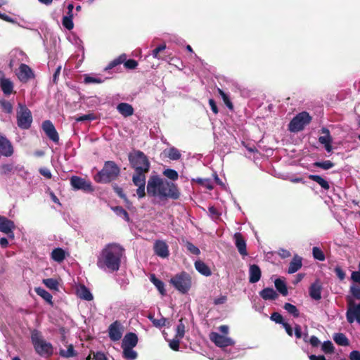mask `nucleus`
Segmentation results:
<instances>
[{
	"mask_svg": "<svg viewBox=\"0 0 360 360\" xmlns=\"http://www.w3.org/2000/svg\"><path fill=\"white\" fill-rule=\"evenodd\" d=\"M18 127L21 129H28L32 123V115L25 104L19 103L16 109Z\"/></svg>",
	"mask_w": 360,
	"mask_h": 360,
	"instance_id": "obj_6",
	"label": "nucleus"
},
{
	"mask_svg": "<svg viewBox=\"0 0 360 360\" xmlns=\"http://www.w3.org/2000/svg\"><path fill=\"white\" fill-rule=\"evenodd\" d=\"M181 339L175 338L169 342V347L174 351H178L179 348V342Z\"/></svg>",
	"mask_w": 360,
	"mask_h": 360,
	"instance_id": "obj_59",
	"label": "nucleus"
},
{
	"mask_svg": "<svg viewBox=\"0 0 360 360\" xmlns=\"http://www.w3.org/2000/svg\"><path fill=\"white\" fill-rule=\"evenodd\" d=\"M43 283L50 290H58V282L54 278H46L43 280Z\"/></svg>",
	"mask_w": 360,
	"mask_h": 360,
	"instance_id": "obj_41",
	"label": "nucleus"
},
{
	"mask_svg": "<svg viewBox=\"0 0 360 360\" xmlns=\"http://www.w3.org/2000/svg\"><path fill=\"white\" fill-rule=\"evenodd\" d=\"M138 343V336L134 333H127L122 342V347L134 348Z\"/></svg>",
	"mask_w": 360,
	"mask_h": 360,
	"instance_id": "obj_21",
	"label": "nucleus"
},
{
	"mask_svg": "<svg viewBox=\"0 0 360 360\" xmlns=\"http://www.w3.org/2000/svg\"><path fill=\"white\" fill-rule=\"evenodd\" d=\"M259 295L265 300H274L278 297L277 292L271 288H266L259 292Z\"/></svg>",
	"mask_w": 360,
	"mask_h": 360,
	"instance_id": "obj_26",
	"label": "nucleus"
},
{
	"mask_svg": "<svg viewBox=\"0 0 360 360\" xmlns=\"http://www.w3.org/2000/svg\"><path fill=\"white\" fill-rule=\"evenodd\" d=\"M351 280L356 284H360V270L352 271L351 274Z\"/></svg>",
	"mask_w": 360,
	"mask_h": 360,
	"instance_id": "obj_61",
	"label": "nucleus"
},
{
	"mask_svg": "<svg viewBox=\"0 0 360 360\" xmlns=\"http://www.w3.org/2000/svg\"><path fill=\"white\" fill-rule=\"evenodd\" d=\"M70 185L74 190H81L84 192L91 193L94 188L91 182L78 176H72L70 178Z\"/></svg>",
	"mask_w": 360,
	"mask_h": 360,
	"instance_id": "obj_10",
	"label": "nucleus"
},
{
	"mask_svg": "<svg viewBox=\"0 0 360 360\" xmlns=\"http://www.w3.org/2000/svg\"><path fill=\"white\" fill-rule=\"evenodd\" d=\"M11 228H15L14 222L0 215V231L4 233L6 231H10Z\"/></svg>",
	"mask_w": 360,
	"mask_h": 360,
	"instance_id": "obj_27",
	"label": "nucleus"
},
{
	"mask_svg": "<svg viewBox=\"0 0 360 360\" xmlns=\"http://www.w3.org/2000/svg\"><path fill=\"white\" fill-rule=\"evenodd\" d=\"M163 174L167 177L168 179L175 181L178 179L179 174L178 172L172 169H166L163 171Z\"/></svg>",
	"mask_w": 360,
	"mask_h": 360,
	"instance_id": "obj_48",
	"label": "nucleus"
},
{
	"mask_svg": "<svg viewBox=\"0 0 360 360\" xmlns=\"http://www.w3.org/2000/svg\"><path fill=\"white\" fill-rule=\"evenodd\" d=\"M146 188L148 195L152 197L172 200H177L180 197V191L176 184L164 180L157 175L149 178Z\"/></svg>",
	"mask_w": 360,
	"mask_h": 360,
	"instance_id": "obj_2",
	"label": "nucleus"
},
{
	"mask_svg": "<svg viewBox=\"0 0 360 360\" xmlns=\"http://www.w3.org/2000/svg\"><path fill=\"white\" fill-rule=\"evenodd\" d=\"M59 354L65 358H70L75 356L76 355V352L74 349V347L72 345H70L67 349H60L59 352Z\"/></svg>",
	"mask_w": 360,
	"mask_h": 360,
	"instance_id": "obj_42",
	"label": "nucleus"
},
{
	"mask_svg": "<svg viewBox=\"0 0 360 360\" xmlns=\"http://www.w3.org/2000/svg\"><path fill=\"white\" fill-rule=\"evenodd\" d=\"M346 318L349 323L356 321L360 324V302L359 304H356L353 302H349Z\"/></svg>",
	"mask_w": 360,
	"mask_h": 360,
	"instance_id": "obj_11",
	"label": "nucleus"
},
{
	"mask_svg": "<svg viewBox=\"0 0 360 360\" xmlns=\"http://www.w3.org/2000/svg\"><path fill=\"white\" fill-rule=\"evenodd\" d=\"M117 111L124 117H129L134 114V108L131 105L127 103H120L117 105Z\"/></svg>",
	"mask_w": 360,
	"mask_h": 360,
	"instance_id": "obj_24",
	"label": "nucleus"
},
{
	"mask_svg": "<svg viewBox=\"0 0 360 360\" xmlns=\"http://www.w3.org/2000/svg\"><path fill=\"white\" fill-rule=\"evenodd\" d=\"M170 282L181 293L187 292L191 286V277L185 272L175 275L171 278Z\"/></svg>",
	"mask_w": 360,
	"mask_h": 360,
	"instance_id": "obj_7",
	"label": "nucleus"
},
{
	"mask_svg": "<svg viewBox=\"0 0 360 360\" xmlns=\"http://www.w3.org/2000/svg\"><path fill=\"white\" fill-rule=\"evenodd\" d=\"M309 179L316 182L323 189L328 191L330 188L329 183L319 175L309 174Z\"/></svg>",
	"mask_w": 360,
	"mask_h": 360,
	"instance_id": "obj_29",
	"label": "nucleus"
},
{
	"mask_svg": "<svg viewBox=\"0 0 360 360\" xmlns=\"http://www.w3.org/2000/svg\"><path fill=\"white\" fill-rule=\"evenodd\" d=\"M185 333V326L183 323L182 319L179 320V323L176 326V338L179 339L183 338Z\"/></svg>",
	"mask_w": 360,
	"mask_h": 360,
	"instance_id": "obj_51",
	"label": "nucleus"
},
{
	"mask_svg": "<svg viewBox=\"0 0 360 360\" xmlns=\"http://www.w3.org/2000/svg\"><path fill=\"white\" fill-rule=\"evenodd\" d=\"M22 52L18 51H13L11 53V54H10L11 60L9 61V67L11 68H12L14 65H16V61H15V58H18V56H22Z\"/></svg>",
	"mask_w": 360,
	"mask_h": 360,
	"instance_id": "obj_54",
	"label": "nucleus"
},
{
	"mask_svg": "<svg viewBox=\"0 0 360 360\" xmlns=\"http://www.w3.org/2000/svg\"><path fill=\"white\" fill-rule=\"evenodd\" d=\"M350 360H360V352L356 350H354L349 354Z\"/></svg>",
	"mask_w": 360,
	"mask_h": 360,
	"instance_id": "obj_64",
	"label": "nucleus"
},
{
	"mask_svg": "<svg viewBox=\"0 0 360 360\" xmlns=\"http://www.w3.org/2000/svg\"><path fill=\"white\" fill-rule=\"evenodd\" d=\"M314 166L316 167L321 168L325 170H328L334 166V163H333L330 160H325L323 162H315L314 163Z\"/></svg>",
	"mask_w": 360,
	"mask_h": 360,
	"instance_id": "obj_45",
	"label": "nucleus"
},
{
	"mask_svg": "<svg viewBox=\"0 0 360 360\" xmlns=\"http://www.w3.org/2000/svg\"><path fill=\"white\" fill-rule=\"evenodd\" d=\"M0 105L2 108V110L8 114L12 113L13 112V105L10 101H6V100H1L0 101Z\"/></svg>",
	"mask_w": 360,
	"mask_h": 360,
	"instance_id": "obj_49",
	"label": "nucleus"
},
{
	"mask_svg": "<svg viewBox=\"0 0 360 360\" xmlns=\"http://www.w3.org/2000/svg\"><path fill=\"white\" fill-rule=\"evenodd\" d=\"M186 249L191 253L198 255L200 253V251L198 247L194 245L192 243L187 241L185 244Z\"/></svg>",
	"mask_w": 360,
	"mask_h": 360,
	"instance_id": "obj_55",
	"label": "nucleus"
},
{
	"mask_svg": "<svg viewBox=\"0 0 360 360\" xmlns=\"http://www.w3.org/2000/svg\"><path fill=\"white\" fill-rule=\"evenodd\" d=\"M123 63L126 69L134 70L138 66V63L134 59L127 60V55L122 53L117 58L112 60L105 68V70H109L116 67L118 65Z\"/></svg>",
	"mask_w": 360,
	"mask_h": 360,
	"instance_id": "obj_9",
	"label": "nucleus"
},
{
	"mask_svg": "<svg viewBox=\"0 0 360 360\" xmlns=\"http://www.w3.org/2000/svg\"><path fill=\"white\" fill-rule=\"evenodd\" d=\"M274 284L276 288L281 294H282L284 296L288 295V289L283 281H282L280 278H277L275 280Z\"/></svg>",
	"mask_w": 360,
	"mask_h": 360,
	"instance_id": "obj_38",
	"label": "nucleus"
},
{
	"mask_svg": "<svg viewBox=\"0 0 360 360\" xmlns=\"http://www.w3.org/2000/svg\"><path fill=\"white\" fill-rule=\"evenodd\" d=\"M124 249L117 243H110L104 247L98 256L96 265L103 271L114 272L119 270Z\"/></svg>",
	"mask_w": 360,
	"mask_h": 360,
	"instance_id": "obj_1",
	"label": "nucleus"
},
{
	"mask_svg": "<svg viewBox=\"0 0 360 360\" xmlns=\"http://www.w3.org/2000/svg\"><path fill=\"white\" fill-rule=\"evenodd\" d=\"M195 267L196 270L203 276H209L212 274L208 266L202 261H196L195 262Z\"/></svg>",
	"mask_w": 360,
	"mask_h": 360,
	"instance_id": "obj_28",
	"label": "nucleus"
},
{
	"mask_svg": "<svg viewBox=\"0 0 360 360\" xmlns=\"http://www.w3.org/2000/svg\"><path fill=\"white\" fill-rule=\"evenodd\" d=\"M129 160L135 173L133 176L146 177V174L150 169V162L146 155L140 150H136L129 155Z\"/></svg>",
	"mask_w": 360,
	"mask_h": 360,
	"instance_id": "obj_3",
	"label": "nucleus"
},
{
	"mask_svg": "<svg viewBox=\"0 0 360 360\" xmlns=\"http://www.w3.org/2000/svg\"><path fill=\"white\" fill-rule=\"evenodd\" d=\"M42 129L46 136L53 142L58 143L59 141L58 134L50 120H46L42 123Z\"/></svg>",
	"mask_w": 360,
	"mask_h": 360,
	"instance_id": "obj_14",
	"label": "nucleus"
},
{
	"mask_svg": "<svg viewBox=\"0 0 360 360\" xmlns=\"http://www.w3.org/2000/svg\"><path fill=\"white\" fill-rule=\"evenodd\" d=\"M120 172V167L113 161H107L103 169L95 176L94 179L98 183L106 184L115 179Z\"/></svg>",
	"mask_w": 360,
	"mask_h": 360,
	"instance_id": "obj_4",
	"label": "nucleus"
},
{
	"mask_svg": "<svg viewBox=\"0 0 360 360\" xmlns=\"http://www.w3.org/2000/svg\"><path fill=\"white\" fill-rule=\"evenodd\" d=\"M17 75L18 79L23 82H27L30 79L34 77L32 70L25 64H21L20 65Z\"/></svg>",
	"mask_w": 360,
	"mask_h": 360,
	"instance_id": "obj_17",
	"label": "nucleus"
},
{
	"mask_svg": "<svg viewBox=\"0 0 360 360\" xmlns=\"http://www.w3.org/2000/svg\"><path fill=\"white\" fill-rule=\"evenodd\" d=\"M123 349V357L127 360H135L137 358V352L129 347H122Z\"/></svg>",
	"mask_w": 360,
	"mask_h": 360,
	"instance_id": "obj_35",
	"label": "nucleus"
},
{
	"mask_svg": "<svg viewBox=\"0 0 360 360\" xmlns=\"http://www.w3.org/2000/svg\"><path fill=\"white\" fill-rule=\"evenodd\" d=\"M334 346L331 341L323 342L321 345V350L326 354H332L334 352Z\"/></svg>",
	"mask_w": 360,
	"mask_h": 360,
	"instance_id": "obj_47",
	"label": "nucleus"
},
{
	"mask_svg": "<svg viewBox=\"0 0 360 360\" xmlns=\"http://www.w3.org/2000/svg\"><path fill=\"white\" fill-rule=\"evenodd\" d=\"M302 257L298 255H295L292 261L290 262L288 273L294 274L297 272L302 267Z\"/></svg>",
	"mask_w": 360,
	"mask_h": 360,
	"instance_id": "obj_25",
	"label": "nucleus"
},
{
	"mask_svg": "<svg viewBox=\"0 0 360 360\" xmlns=\"http://www.w3.org/2000/svg\"><path fill=\"white\" fill-rule=\"evenodd\" d=\"M14 153L11 142L0 133V155L4 157H11Z\"/></svg>",
	"mask_w": 360,
	"mask_h": 360,
	"instance_id": "obj_13",
	"label": "nucleus"
},
{
	"mask_svg": "<svg viewBox=\"0 0 360 360\" xmlns=\"http://www.w3.org/2000/svg\"><path fill=\"white\" fill-rule=\"evenodd\" d=\"M39 173L47 179H51L52 176L51 171L47 168H40Z\"/></svg>",
	"mask_w": 360,
	"mask_h": 360,
	"instance_id": "obj_63",
	"label": "nucleus"
},
{
	"mask_svg": "<svg viewBox=\"0 0 360 360\" xmlns=\"http://www.w3.org/2000/svg\"><path fill=\"white\" fill-rule=\"evenodd\" d=\"M132 181L134 184L138 187L136 193L139 198H142L146 195V177H139L138 176H132Z\"/></svg>",
	"mask_w": 360,
	"mask_h": 360,
	"instance_id": "obj_20",
	"label": "nucleus"
},
{
	"mask_svg": "<svg viewBox=\"0 0 360 360\" xmlns=\"http://www.w3.org/2000/svg\"><path fill=\"white\" fill-rule=\"evenodd\" d=\"M166 49V45L165 44H161L160 46H158L157 48H155L153 52H152V56L154 58H158L159 59L160 57H159V53L161 52L162 51L165 50Z\"/></svg>",
	"mask_w": 360,
	"mask_h": 360,
	"instance_id": "obj_58",
	"label": "nucleus"
},
{
	"mask_svg": "<svg viewBox=\"0 0 360 360\" xmlns=\"http://www.w3.org/2000/svg\"><path fill=\"white\" fill-rule=\"evenodd\" d=\"M16 172L21 176H24L27 174V172L25 170L24 166L21 165H14V172Z\"/></svg>",
	"mask_w": 360,
	"mask_h": 360,
	"instance_id": "obj_60",
	"label": "nucleus"
},
{
	"mask_svg": "<svg viewBox=\"0 0 360 360\" xmlns=\"http://www.w3.org/2000/svg\"><path fill=\"white\" fill-rule=\"evenodd\" d=\"M77 295L82 300L91 301L93 300V295L89 290L84 285L80 286L77 290Z\"/></svg>",
	"mask_w": 360,
	"mask_h": 360,
	"instance_id": "obj_31",
	"label": "nucleus"
},
{
	"mask_svg": "<svg viewBox=\"0 0 360 360\" xmlns=\"http://www.w3.org/2000/svg\"><path fill=\"white\" fill-rule=\"evenodd\" d=\"M271 319L276 323L283 325L285 323L283 316L278 312H274L271 316Z\"/></svg>",
	"mask_w": 360,
	"mask_h": 360,
	"instance_id": "obj_57",
	"label": "nucleus"
},
{
	"mask_svg": "<svg viewBox=\"0 0 360 360\" xmlns=\"http://www.w3.org/2000/svg\"><path fill=\"white\" fill-rule=\"evenodd\" d=\"M155 253L162 257L166 258L169 256V250L167 243L162 240H157L154 244Z\"/></svg>",
	"mask_w": 360,
	"mask_h": 360,
	"instance_id": "obj_19",
	"label": "nucleus"
},
{
	"mask_svg": "<svg viewBox=\"0 0 360 360\" xmlns=\"http://www.w3.org/2000/svg\"><path fill=\"white\" fill-rule=\"evenodd\" d=\"M311 120V117L307 112H302L297 115L290 122L288 129L292 132L302 131Z\"/></svg>",
	"mask_w": 360,
	"mask_h": 360,
	"instance_id": "obj_8",
	"label": "nucleus"
},
{
	"mask_svg": "<svg viewBox=\"0 0 360 360\" xmlns=\"http://www.w3.org/2000/svg\"><path fill=\"white\" fill-rule=\"evenodd\" d=\"M109 338L112 341H118L122 336V327L118 321H115L108 328Z\"/></svg>",
	"mask_w": 360,
	"mask_h": 360,
	"instance_id": "obj_15",
	"label": "nucleus"
},
{
	"mask_svg": "<svg viewBox=\"0 0 360 360\" xmlns=\"http://www.w3.org/2000/svg\"><path fill=\"white\" fill-rule=\"evenodd\" d=\"M262 275L261 270L257 264H252L249 268V282L255 283L260 280Z\"/></svg>",
	"mask_w": 360,
	"mask_h": 360,
	"instance_id": "obj_22",
	"label": "nucleus"
},
{
	"mask_svg": "<svg viewBox=\"0 0 360 360\" xmlns=\"http://www.w3.org/2000/svg\"><path fill=\"white\" fill-rule=\"evenodd\" d=\"M235 245L240 255L247 256L246 242L240 233H236L233 236Z\"/></svg>",
	"mask_w": 360,
	"mask_h": 360,
	"instance_id": "obj_18",
	"label": "nucleus"
},
{
	"mask_svg": "<svg viewBox=\"0 0 360 360\" xmlns=\"http://www.w3.org/2000/svg\"><path fill=\"white\" fill-rule=\"evenodd\" d=\"M166 321H167V319L164 317H161L160 319H156L155 321H153V326L157 327V328H161L164 326H165V323H166Z\"/></svg>",
	"mask_w": 360,
	"mask_h": 360,
	"instance_id": "obj_62",
	"label": "nucleus"
},
{
	"mask_svg": "<svg viewBox=\"0 0 360 360\" xmlns=\"http://www.w3.org/2000/svg\"><path fill=\"white\" fill-rule=\"evenodd\" d=\"M312 254L314 258L319 261L323 262L326 259L323 252L318 247L313 248Z\"/></svg>",
	"mask_w": 360,
	"mask_h": 360,
	"instance_id": "obj_46",
	"label": "nucleus"
},
{
	"mask_svg": "<svg viewBox=\"0 0 360 360\" xmlns=\"http://www.w3.org/2000/svg\"><path fill=\"white\" fill-rule=\"evenodd\" d=\"M210 339L216 346L221 348L233 345L235 343L231 338L220 335L216 332L210 333Z\"/></svg>",
	"mask_w": 360,
	"mask_h": 360,
	"instance_id": "obj_12",
	"label": "nucleus"
},
{
	"mask_svg": "<svg viewBox=\"0 0 360 360\" xmlns=\"http://www.w3.org/2000/svg\"><path fill=\"white\" fill-rule=\"evenodd\" d=\"M322 287L319 281L312 283L309 288V295L315 300H319L321 298Z\"/></svg>",
	"mask_w": 360,
	"mask_h": 360,
	"instance_id": "obj_23",
	"label": "nucleus"
},
{
	"mask_svg": "<svg viewBox=\"0 0 360 360\" xmlns=\"http://www.w3.org/2000/svg\"><path fill=\"white\" fill-rule=\"evenodd\" d=\"M150 281L153 283V285L157 288L158 291L161 295H165V284L160 279L157 278L154 274H151L150 276Z\"/></svg>",
	"mask_w": 360,
	"mask_h": 360,
	"instance_id": "obj_34",
	"label": "nucleus"
},
{
	"mask_svg": "<svg viewBox=\"0 0 360 360\" xmlns=\"http://www.w3.org/2000/svg\"><path fill=\"white\" fill-rule=\"evenodd\" d=\"M0 85L3 92L5 94L9 95L12 93L13 85L10 79H2L0 82Z\"/></svg>",
	"mask_w": 360,
	"mask_h": 360,
	"instance_id": "obj_33",
	"label": "nucleus"
},
{
	"mask_svg": "<svg viewBox=\"0 0 360 360\" xmlns=\"http://www.w3.org/2000/svg\"><path fill=\"white\" fill-rule=\"evenodd\" d=\"M103 82H104V79H102L101 78L98 77L86 75L84 77V82L86 84H91V83L101 84Z\"/></svg>",
	"mask_w": 360,
	"mask_h": 360,
	"instance_id": "obj_53",
	"label": "nucleus"
},
{
	"mask_svg": "<svg viewBox=\"0 0 360 360\" xmlns=\"http://www.w3.org/2000/svg\"><path fill=\"white\" fill-rule=\"evenodd\" d=\"M65 258V252L60 248H55L51 252V259L57 262H62Z\"/></svg>",
	"mask_w": 360,
	"mask_h": 360,
	"instance_id": "obj_30",
	"label": "nucleus"
},
{
	"mask_svg": "<svg viewBox=\"0 0 360 360\" xmlns=\"http://www.w3.org/2000/svg\"><path fill=\"white\" fill-rule=\"evenodd\" d=\"M165 152L167 153V156L172 160H178L181 156L179 150L174 147H172L167 151L165 150Z\"/></svg>",
	"mask_w": 360,
	"mask_h": 360,
	"instance_id": "obj_39",
	"label": "nucleus"
},
{
	"mask_svg": "<svg viewBox=\"0 0 360 360\" xmlns=\"http://www.w3.org/2000/svg\"><path fill=\"white\" fill-rule=\"evenodd\" d=\"M72 18L73 15H68L63 18V25L68 30H71L74 27Z\"/></svg>",
	"mask_w": 360,
	"mask_h": 360,
	"instance_id": "obj_44",
	"label": "nucleus"
},
{
	"mask_svg": "<svg viewBox=\"0 0 360 360\" xmlns=\"http://www.w3.org/2000/svg\"><path fill=\"white\" fill-rule=\"evenodd\" d=\"M14 173V165L12 163L3 164L0 166V174L9 175Z\"/></svg>",
	"mask_w": 360,
	"mask_h": 360,
	"instance_id": "obj_40",
	"label": "nucleus"
},
{
	"mask_svg": "<svg viewBox=\"0 0 360 360\" xmlns=\"http://www.w3.org/2000/svg\"><path fill=\"white\" fill-rule=\"evenodd\" d=\"M32 342L36 352L41 356L49 357L53 352L52 345L46 342L38 330H33L31 335Z\"/></svg>",
	"mask_w": 360,
	"mask_h": 360,
	"instance_id": "obj_5",
	"label": "nucleus"
},
{
	"mask_svg": "<svg viewBox=\"0 0 360 360\" xmlns=\"http://www.w3.org/2000/svg\"><path fill=\"white\" fill-rule=\"evenodd\" d=\"M197 181L209 190H212L213 188V184L209 179H198Z\"/></svg>",
	"mask_w": 360,
	"mask_h": 360,
	"instance_id": "obj_56",
	"label": "nucleus"
},
{
	"mask_svg": "<svg viewBox=\"0 0 360 360\" xmlns=\"http://www.w3.org/2000/svg\"><path fill=\"white\" fill-rule=\"evenodd\" d=\"M321 133L323 134L324 135L319 136V143L324 146V148L328 153L332 152L333 147L331 143L333 139L330 134L329 130L327 128L323 127L321 129Z\"/></svg>",
	"mask_w": 360,
	"mask_h": 360,
	"instance_id": "obj_16",
	"label": "nucleus"
},
{
	"mask_svg": "<svg viewBox=\"0 0 360 360\" xmlns=\"http://www.w3.org/2000/svg\"><path fill=\"white\" fill-rule=\"evenodd\" d=\"M36 293L41 297L44 300H46L48 303L52 304V295L46 290L42 288H37L35 289Z\"/></svg>",
	"mask_w": 360,
	"mask_h": 360,
	"instance_id": "obj_36",
	"label": "nucleus"
},
{
	"mask_svg": "<svg viewBox=\"0 0 360 360\" xmlns=\"http://www.w3.org/2000/svg\"><path fill=\"white\" fill-rule=\"evenodd\" d=\"M283 308L294 317H298L300 316V313L297 307L290 303H285Z\"/></svg>",
	"mask_w": 360,
	"mask_h": 360,
	"instance_id": "obj_43",
	"label": "nucleus"
},
{
	"mask_svg": "<svg viewBox=\"0 0 360 360\" xmlns=\"http://www.w3.org/2000/svg\"><path fill=\"white\" fill-rule=\"evenodd\" d=\"M333 340L336 344L340 346H348L349 345V342L348 338L344 333H337L333 335Z\"/></svg>",
	"mask_w": 360,
	"mask_h": 360,
	"instance_id": "obj_32",
	"label": "nucleus"
},
{
	"mask_svg": "<svg viewBox=\"0 0 360 360\" xmlns=\"http://www.w3.org/2000/svg\"><path fill=\"white\" fill-rule=\"evenodd\" d=\"M349 291L354 298L360 300V284L351 285Z\"/></svg>",
	"mask_w": 360,
	"mask_h": 360,
	"instance_id": "obj_50",
	"label": "nucleus"
},
{
	"mask_svg": "<svg viewBox=\"0 0 360 360\" xmlns=\"http://www.w3.org/2000/svg\"><path fill=\"white\" fill-rule=\"evenodd\" d=\"M117 216L122 218L126 221H129V217L127 212L120 206L112 207L111 208Z\"/></svg>",
	"mask_w": 360,
	"mask_h": 360,
	"instance_id": "obj_37",
	"label": "nucleus"
},
{
	"mask_svg": "<svg viewBox=\"0 0 360 360\" xmlns=\"http://www.w3.org/2000/svg\"><path fill=\"white\" fill-rule=\"evenodd\" d=\"M219 94L221 96L225 105L229 108L233 109V104L231 102L229 96L224 92L221 89H218Z\"/></svg>",
	"mask_w": 360,
	"mask_h": 360,
	"instance_id": "obj_52",
	"label": "nucleus"
}]
</instances>
